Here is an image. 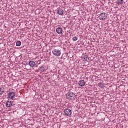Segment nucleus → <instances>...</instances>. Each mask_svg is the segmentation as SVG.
I'll list each match as a JSON object with an SVG mask.
<instances>
[{
    "label": "nucleus",
    "instance_id": "nucleus-16",
    "mask_svg": "<svg viewBox=\"0 0 128 128\" xmlns=\"http://www.w3.org/2000/svg\"><path fill=\"white\" fill-rule=\"evenodd\" d=\"M4 92V90H3L1 88H0V95H2V94Z\"/></svg>",
    "mask_w": 128,
    "mask_h": 128
},
{
    "label": "nucleus",
    "instance_id": "nucleus-2",
    "mask_svg": "<svg viewBox=\"0 0 128 128\" xmlns=\"http://www.w3.org/2000/svg\"><path fill=\"white\" fill-rule=\"evenodd\" d=\"M13 100H14L13 101H10V100L7 101L6 103V105L7 107L10 108L12 106H14V101H18V99H14Z\"/></svg>",
    "mask_w": 128,
    "mask_h": 128
},
{
    "label": "nucleus",
    "instance_id": "nucleus-10",
    "mask_svg": "<svg viewBox=\"0 0 128 128\" xmlns=\"http://www.w3.org/2000/svg\"><path fill=\"white\" fill-rule=\"evenodd\" d=\"M79 85L81 86H83L85 84V82L83 80H80L78 82Z\"/></svg>",
    "mask_w": 128,
    "mask_h": 128
},
{
    "label": "nucleus",
    "instance_id": "nucleus-6",
    "mask_svg": "<svg viewBox=\"0 0 128 128\" xmlns=\"http://www.w3.org/2000/svg\"><path fill=\"white\" fill-rule=\"evenodd\" d=\"M28 64L32 68H33L36 65L35 62L33 61H30L29 62Z\"/></svg>",
    "mask_w": 128,
    "mask_h": 128
},
{
    "label": "nucleus",
    "instance_id": "nucleus-4",
    "mask_svg": "<svg viewBox=\"0 0 128 128\" xmlns=\"http://www.w3.org/2000/svg\"><path fill=\"white\" fill-rule=\"evenodd\" d=\"M107 16V14L103 12L101 13L98 16L99 19L101 20H105Z\"/></svg>",
    "mask_w": 128,
    "mask_h": 128
},
{
    "label": "nucleus",
    "instance_id": "nucleus-13",
    "mask_svg": "<svg viewBox=\"0 0 128 128\" xmlns=\"http://www.w3.org/2000/svg\"><path fill=\"white\" fill-rule=\"evenodd\" d=\"M84 61H88L89 59L88 58V60L87 58L88 57V56L87 55H85L84 56Z\"/></svg>",
    "mask_w": 128,
    "mask_h": 128
},
{
    "label": "nucleus",
    "instance_id": "nucleus-11",
    "mask_svg": "<svg viewBox=\"0 0 128 128\" xmlns=\"http://www.w3.org/2000/svg\"><path fill=\"white\" fill-rule=\"evenodd\" d=\"M45 68L44 66H40L39 68V69L40 71V72H43L45 70Z\"/></svg>",
    "mask_w": 128,
    "mask_h": 128
},
{
    "label": "nucleus",
    "instance_id": "nucleus-7",
    "mask_svg": "<svg viewBox=\"0 0 128 128\" xmlns=\"http://www.w3.org/2000/svg\"><path fill=\"white\" fill-rule=\"evenodd\" d=\"M57 12L58 14L62 15L64 11L62 9L58 8L57 10Z\"/></svg>",
    "mask_w": 128,
    "mask_h": 128
},
{
    "label": "nucleus",
    "instance_id": "nucleus-15",
    "mask_svg": "<svg viewBox=\"0 0 128 128\" xmlns=\"http://www.w3.org/2000/svg\"><path fill=\"white\" fill-rule=\"evenodd\" d=\"M98 86L102 88L104 87V85L102 83H100L99 84Z\"/></svg>",
    "mask_w": 128,
    "mask_h": 128
},
{
    "label": "nucleus",
    "instance_id": "nucleus-12",
    "mask_svg": "<svg viewBox=\"0 0 128 128\" xmlns=\"http://www.w3.org/2000/svg\"><path fill=\"white\" fill-rule=\"evenodd\" d=\"M124 2L123 0H117V2L118 5H122Z\"/></svg>",
    "mask_w": 128,
    "mask_h": 128
},
{
    "label": "nucleus",
    "instance_id": "nucleus-3",
    "mask_svg": "<svg viewBox=\"0 0 128 128\" xmlns=\"http://www.w3.org/2000/svg\"><path fill=\"white\" fill-rule=\"evenodd\" d=\"M52 52L54 55L57 56H60L61 54L60 50L56 49H54Z\"/></svg>",
    "mask_w": 128,
    "mask_h": 128
},
{
    "label": "nucleus",
    "instance_id": "nucleus-5",
    "mask_svg": "<svg viewBox=\"0 0 128 128\" xmlns=\"http://www.w3.org/2000/svg\"><path fill=\"white\" fill-rule=\"evenodd\" d=\"M64 113L65 115L67 116H70L72 114V111L69 108H66L64 110Z\"/></svg>",
    "mask_w": 128,
    "mask_h": 128
},
{
    "label": "nucleus",
    "instance_id": "nucleus-9",
    "mask_svg": "<svg viewBox=\"0 0 128 128\" xmlns=\"http://www.w3.org/2000/svg\"><path fill=\"white\" fill-rule=\"evenodd\" d=\"M15 93L14 92H11L9 94L8 97L9 98L12 99L14 97Z\"/></svg>",
    "mask_w": 128,
    "mask_h": 128
},
{
    "label": "nucleus",
    "instance_id": "nucleus-14",
    "mask_svg": "<svg viewBox=\"0 0 128 128\" xmlns=\"http://www.w3.org/2000/svg\"><path fill=\"white\" fill-rule=\"evenodd\" d=\"M21 44V42L19 41H17L16 43V46H19Z\"/></svg>",
    "mask_w": 128,
    "mask_h": 128
},
{
    "label": "nucleus",
    "instance_id": "nucleus-17",
    "mask_svg": "<svg viewBox=\"0 0 128 128\" xmlns=\"http://www.w3.org/2000/svg\"><path fill=\"white\" fill-rule=\"evenodd\" d=\"M72 39L74 41H76L78 39V38L76 36H74L73 37Z\"/></svg>",
    "mask_w": 128,
    "mask_h": 128
},
{
    "label": "nucleus",
    "instance_id": "nucleus-8",
    "mask_svg": "<svg viewBox=\"0 0 128 128\" xmlns=\"http://www.w3.org/2000/svg\"><path fill=\"white\" fill-rule=\"evenodd\" d=\"M62 29L60 27L57 28L56 30V32L58 34H62Z\"/></svg>",
    "mask_w": 128,
    "mask_h": 128
},
{
    "label": "nucleus",
    "instance_id": "nucleus-1",
    "mask_svg": "<svg viewBox=\"0 0 128 128\" xmlns=\"http://www.w3.org/2000/svg\"><path fill=\"white\" fill-rule=\"evenodd\" d=\"M66 97L68 100H75L76 98V96L73 92H69L66 94Z\"/></svg>",
    "mask_w": 128,
    "mask_h": 128
}]
</instances>
